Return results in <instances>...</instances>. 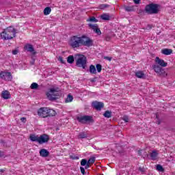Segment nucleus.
Masks as SVG:
<instances>
[{"mask_svg": "<svg viewBox=\"0 0 175 175\" xmlns=\"http://www.w3.org/2000/svg\"><path fill=\"white\" fill-rule=\"evenodd\" d=\"M70 46L72 47V49H79V47H81V46L91 47V46H94V40L85 35L81 37L74 36L71 37L70 40Z\"/></svg>", "mask_w": 175, "mask_h": 175, "instance_id": "1", "label": "nucleus"}, {"mask_svg": "<svg viewBox=\"0 0 175 175\" xmlns=\"http://www.w3.org/2000/svg\"><path fill=\"white\" fill-rule=\"evenodd\" d=\"M155 64L152 66V69L154 70L159 76H161V77H166L167 76V73H166V71H165V69L163 68H166L167 66V63L165 62V60L159 58V57H157L155 58Z\"/></svg>", "mask_w": 175, "mask_h": 175, "instance_id": "2", "label": "nucleus"}, {"mask_svg": "<svg viewBox=\"0 0 175 175\" xmlns=\"http://www.w3.org/2000/svg\"><path fill=\"white\" fill-rule=\"evenodd\" d=\"M16 33H17L16 29L12 26H10L1 33V38L3 40H12L13 38H16Z\"/></svg>", "mask_w": 175, "mask_h": 175, "instance_id": "3", "label": "nucleus"}, {"mask_svg": "<svg viewBox=\"0 0 175 175\" xmlns=\"http://www.w3.org/2000/svg\"><path fill=\"white\" fill-rule=\"evenodd\" d=\"M38 115L42 118H47V117H54L57 116V112L53 109L41 107L38 111Z\"/></svg>", "mask_w": 175, "mask_h": 175, "instance_id": "4", "label": "nucleus"}, {"mask_svg": "<svg viewBox=\"0 0 175 175\" xmlns=\"http://www.w3.org/2000/svg\"><path fill=\"white\" fill-rule=\"evenodd\" d=\"M144 10L147 14H158L159 13V5L157 3H150L145 6Z\"/></svg>", "mask_w": 175, "mask_h": 175, "instance_id": "5", "label": "nucleus"}, {"mask_svg": "<svg viewBox=\"0 0 175 175\" xmlns=\"http://www.w3.org/2000/svg\"><path fill=\"white\" fill-rule=\"evenodd\" d=\"M58 91H59V88H52L49 89V92L46 93V96L48 99L49 100H57V99H58V97L57 96H59Z\"/></svg>", "mask_w": 175, "mask_h": 175, "instance_id": "6", "label": "nucleus"}, {"mask_svg": "<svg viewBox=\"0 0 175 175\" xmlns=\"http://www.w3.org/2000/svg\"><path fill=\"white\" fill-rule=\"evenodd\" d=\"M76 66L85 69V68H87V57L84 55H78V58L76 61Z\"/></svg>", "mask_w": 175, "mask_h": 175, "instance_id": "7", "label": "nucleus"}, {"mask_svg": "<svg viewBox=\"0 0 175 175\" xmlns=\"http://www.w3.org/2000/svg\"><path fill=\"white\" fill-rule=\"evenodd\" d=\"M94 163H95V157H90L88 161H87V159H83L81 161V166H85V169H88L90 168V167L91 166V165H94Z\"/></svg>", "mask_w": 175, "mask_h": 175, "instance_id": "8", "label": "nucleus"}, {"mask_svg": "<svg viewBox=\"0 0 175 175\" xmlns=\"http://www.w3.org/2000/svg\"><path fill=\"white\" fill-rule=\"evenodd\" d=\"M77 121L81 124H86V122L92 123L94 122V118L91 116H83L77 118Z\"/></svg>", "mask_w": 175, "mask_h": 175, "instance_id": "9", "label": "nucleus"}, {"mask_svg": "<svg viewBox=\"0 0 175 175\" xmlns=\"http://www.w3.org/2000/svg\"><path fill=\"white\" fill-rule=\"evenodd\" d=\"M0 79H1V80H5V81H10L12 79H13V77L12 76L11 72L1 71Z\"/></svg>", "mask_w": 175, "mask_h": 175, "instance_id": "10", "label": "nucleus"}, {"mask_svg": "<svg viewBox=\"0 0 175 175\" xmlns=\"http://www.w3.org/2000/svg\"><path fill=\"white\" fill-rule=\"evenodd\" d=\"M92 106L94 107V109H96V110L100 111L102 109H103V107H105V104H103L102 102L94 101L92 103Z\"/></svg>", "mask_w": 175, "mask_h": 175, "instance_id": "11", "label": "nucleus"}, {"mask_svg": "<svg viewBox=\"0 0 175 175\" xmlns=\"http://www.w3.org/2000/svg\"><path fill=\"white\" fill-rule=\"evenodd\" d=\"M50 140V137L46 134H43L38 137L39 144H44V143H47Z\"/></svg>", "mask_w": 175, "mask_h": 175, "instance_id": "12", "label": "nucleus"}, {"mask_svg": "<svg viewBox=\"0 0 175 175\" xmlns=\"http://www.w3.org/2000/svg\"><path fill=\"white\" fill-rule=\"evenodd\" d=\"M25 50L27 51L28 53H31L33 55H36V51H35V49L33 46L31 44H26L24 46Z\"/></svg>", "mask_w": 175, "mask_h": 175, "instance_id": "13", "label": "nucleus"}, {"mask_svg": "<svg viewBox=\"0 0 175 175\" xmlns=\"http://www.w3.org/2000/svg\"><path fill=\"white\" fill-rule=\"evenodd\" d=\"M143 157L145 159H151L152 161H157L158 159V154H145Z\"/></svg>", "mask_w": 175, "mask_h": 175, "instance_id": "14", "label": "nucleus"}, {"mask_svg": "<svg viewBox=\"0 0 175 175\" xmlns=\"http://www.w3.org/2000/svg\"><path fill=\"white\" fill-rule=\"evenodd\" d=\"M1 96L3 99H10V93L8 90L3 91Z\"/></svg>", "mask_w": 175, "mask_h": 175, "instance_id": "15", "label": "nucleus"}, {"mask_svg": "<svg viewBox=\"0 0 175 175\" xmlns=\"http://www.w3.org/2000/svg\"><path fill=\"white\" fill-rule=\"evenodd\" d=\"M135 76L138 79H146V75L143 73V71H137Z\"/></svg>", "mask_w": 175, "mask_h": 175, "instance_id": "16", "label": "nucleus"}, {"mask_svg": "<svg viewBox=\"0 0 175 175\" xmlns=\"http://www.w3.org/2000/svg\"><path fill=\"white\" fill-rule=\"evenodd\" d=\"M173 53V50L169 49H164L161 50V53L164 55H170Z\"/></svg>", "mask_w": 175, "mask_h": 175, "instance_id": "17", "label": "nucleus"}, {"mask_svg": "<svg viewBox=\"0 0 175 175\" xmlns=\"http://www.w3.org/2000/svg\"><path fill=\"white\" fill-rule=\"evenodd\" d=\"M89 72L91 75H96V68L94 65L90 66Z\"/></svg>", "mask_w": 175, "mask_h": 175, "instance_id": "18", "label": "nucleus"}, {"mask_svg": "<svg viewBox=\"0 0 175 175\" xmlns=\"http://www.w3.org/2000/svg\"><path fill=\"white\" fill-rule=\"evenodd\" d=\"M29 139L31 142H37L39 143V135H31Z\"/></svg>", "mask_w": 175, "mask_h": 175, "instance_id": "19", "label": "nucleus"}, {"mask_svg": "<svg viewBox=\"0 0 175 175\" xmlns=\"http://www.w3.org/2000/svg\"><path fill=\"white\" fill-rule=\"evenodd\" d=\"M100 18L105 21H109L110 20V15L109 14H103L100 16Z\"/></svg>", "mask_w": 175, "mask_h": 175, "instance_id": "20", "label": "nucleus"}, {"mask_svg": "<svg viewBox=\"0 0 175 175\" xmlns=\"http://www.w3.org/2000/svg\"><path fill=\"white\" fill-rule=\"evenodd\" d=\"M51 13V8L50 7H46L44 10V16H49Z\"/></svg>", "mask_w": 175, "mask_h": 175, "instance_id": "21", "label": "nucleus"}, {"mask_svg": "<svg viewBox=\"0 0 175 175\" xmlns=\"http://www.w3.org/2000/svg\"><path fill=\"white\" fill-rule=\"evenodd\" d=\"M67 62L68 64H73L75 62V57L73 55H70L67 57Z\"/></svg>", "mask_w": 175, "mask_h": 175, "instance_id": "22", "label": "nucleus"}, {"mask_svg": "<svg viewBox=\"0 0 175 175\" xmlns=\"http://www.w3.org/2000/svg\"><path fill=\"white\" fill-rule=\"evenodd\" d=\"M104 117L105 118H111V111H105L103 113Z\"/></svg>", "mask_w": 175, "mask_h": 175, "instance_id": "23", "label": "nucleus"}, {"mask_svg": "<svg viewBox=\"0 0 175 175\" xmlns=\"http://www.w3.org/2000/svg\"><path fill=\"white\" fill-rule=\"evenodd\" d=\"M88 135L85 132H81L78 135V139H86Z\"/></svg>", "mask_w": 175, "mask_h": 175, "instance_id": "24", "label": "nucleus"}, {"mask_svg": "<svg viewBox=\"0 0 175 175\" xmlns=\"http://www.w3.org/2000/svg\"><path fill=\"white\" fill-rule=\"evenodd\" d=\"M88 27H89V28H90V29H92L93 31H95V29H96L98 27H99V26H98V24L92 25L91 23L88 24Z\"/></svg>", "mask_w": 175, "mask_h": 175, "instance_id": "25", "label": "nucleus"}, {"mask_svg": "<svg viewBox=\"0 0 175 175\" xmlns=\"http://www.w3.org/2000/svg\"><path fill=\"white\" fill-rule=\"evenodd\" d=\"M126 12H135V7L134 6H126L124 8Z\"/></svg>", "mask_w": 175, "mask_h": 175, "instance_id": "26", "label": "nucleus"}, {"mask_svg": "<svg viewBox=\"0 0 175 175\" xmlns=\"http://www.w3.org/2000/svg\"><path fill=\"white\" fill-rule=\"evenodd\" d=\"M73 100V96L68 94L67 98L65 100L66 103H69V102H72Z\"/></svg>", "mask_w": 175, "mask_h": 175, "instance_id": "27", "label": "nucleus"}, {"mask_svg": "<svg viewBox=\"0 0 175 175\" xmlns=\"http://www.w3.org/2000/svg\"><path fill=\"white\" fill-rule=\"evenodd\" d=\"M30 88L31 90H38V88H39V85L36 83H31Z\"/></svg>", "mask_w": 175, "mask_h": 175, "instance_id": "28", "label": "nucleus"}, {"mask_svg": "<svg viewBox=\"0 0 175 175\" xmlns=\"http://www.w3.org/2000/svg\"><path fill=\"white\" fill-rule=\"evenodd\" d=\"M87 21H90L92 23H98V19L95 16H92L87 20Z\"/></svg>", "mask_w": 175, "mask_h": 175, "instance_id": "29", "label": "nucleus"}, {"mask_svg": "<svg viewBox=\"0 0 175 175\" xmlns=\"http://www.w3.org/2000/svg\"><path fill=\"white\" fill-rule=\"evenodd\" d=\"M157 170H158L159 172H165V169H163V167H162V165L159 164L157 165Z\"/></svg>", "mask_w": 175, "mask_h": 175, "instance_id": "30", "label": "nucleus"}, {"mask_svg": "<svg viewBox=\"0 0 175 175\" xmlns=\"http://www.w3.org/2000/svg\"><path fill=\"white\" fill-rule=\"evenodd\" d=\"M96 69H97V72H98V73H100V72H102V65H100V64H96Z\"/></svg>", "mask_w": 175, "mask_h": 175, "instance_id": "31", "label": "nucleus"}, {"mask_svg": "<svg viewBox=\"0 0 175 175\" xmlns=\"http://www.w3.org/2000/svg\"><path fill=\"white\" fill-rule=\"evenodd\" d=\"M109 7H110V5L109 4H101L100 5V9H106Z\"/></svg>", "mask_w": 175, "mask_h": 175, "instance_id": "32", "label": "nucleus"}, {"mask_svg": "<svg viewBox=\"0 0 175 175\" xmlns=\"http://www.w3.org/2000/svg\"><path fill=\"white\" fill-rule=\"evenodd\" d=\"M40 154H50V152L46 149H41L40 150Z\"/></svg>", "mask_w": 175, "mask_h": 175, "instance_id": "33", "label": "nucleus"}, {"mask_svg": "<svg viewBox=\"0 0 175 175\" xmlns=\"http://www.w3.org/2000/svg\"><path fill=\"white\" fill-rule=\"evenodd\" d=\"M94 32H95V33H97V35H102V32L100 31V29H99V27L94 30Z\"/></svg>", "mask_w": 175, "mask_h": 175, "instance_id": "34", "label": "nucleus"}, {"mask_svg": "<svg viewBox=\"0 0 175 175\" xmlns=\"http://www.w3.org/2000/svg\"><path fill=\"white\" fill-rule=\"evenodd\" d=\"M133 1L135 5H140V2H142V0H133Z\"/></svg>", "mask_w": 175, "mask_h": 175, "instance_id": "35", "label": "nucleus"}, {"mask_svg": "<svg viewBox=\"0 0 175 175\" xmlns=\"http://www.w3.org/2000/svg\"><path fill=\"white\" fill-rule=\"evenodd\" d=\"M59 61L61 62V64H66V62L64 60V58L61 56L59 57Z\"/></svg>", "mask_w": 175, "mask_h": 175, "instance_id": "36", "label": "nucleus"}, {"mask_svg": "<svg viewBox=\"0 0 175 175\" xmlns=\"http://www.w3.org/2000/svg\"><path fill=\"white\" fill-rule=\"evenodd\" d=\"M80 170H81V173H82V174H85V170L84 169V167H80Z\"/></svg>", "mask_w": 175, "mask_h": 175, "instance_id": "37", "label": "nucleus"}, {"mask_svg": "<svg viewBox=\"0 0 175 175\" xmlns=\"http://www.w3.org/2000/svg\"><path fill=\"white\" fill-rule=\"evenodd\" d=\"M12 54L14 55H17V54H18V50L15 49V50L12 51Z\"/></svg>", "mask_w": 175, "mask_h": 175, "instance_id": "38", "label": "nucleus"}, {"mask_svg": "<svg viewBox=\"0 0 175 175\" xmlns=\"http://www.w3.org/2000/svg\"><path fill=\"white\" fill-rule=\"evenodd\" d=\"M40 157H42V158H47L49 157V154H40Z\"/></svg>", "mask_w": 175, "mask_h": 175, "instance_id": "39", "label": "nucleus"}, {"mask_svg": "<svg viewBox=\"0 0 175 175\" xmlns=\"http://www.w3.org/2000/svg\"><path fill=\"white\" fill-rule=\"evenodd\" d=\"M123 120L125 121L126 122H129V118H128V116H124Z\"/></svg>", "mask_w": 175, "mask_h": 175, "instance_id": "40", "label": "nucleus"}, {"mask_svg": "<svg viewBox=\"0 0 175 175\" xmlns=\"http://www.w3.org/2000/svg\"><path fill=\"white\" fill-rule=\"evenodd\" d=\"M111 39V38H110V36H106L105 40L107 41V42H110V40Z\"/></svg>", "mask_w": 175, "mask_h": 175, "instance_id": "41", "label": "nucleus"}, {"mask_svg": "<svg viewBox=\"0 0 175 175\" xmlns=\"http://www.w3.org/2000/svg\"><path fill=\"white\" fill-rule=\"evenodd\" d=\"M104 59H107V61H111V57L105 56L104 57Z\"/></svg>", "mask_w": 175, "mask_h": 175, "instance_id": "42", "label": "nucleus"}, {"mask_svg": "<svg viewBox=\"0 0 175 175\" xmlns=\"http://www.w3.org/2000/svg\"><path fill=\"white\" fill-rule=\"evenodd\" d=\"M21 121L22 122H27V118H21Z\"/></svg>", "mask_w": 175, "mask_h": 175, "instance_id": "43", "label": "nucleus"}, {"mask_svg": "<svg viewBox=\"0 0 175 175\" xmlns=\"http://www.w3.org/2000/svg\"><path fill=\"white\" fill-rule=\"evenodd\" d=\"M152 29V25H148L146 27V29Z\"/></svg>", "mask_w": 175, "mask_h": 175, "instance_id": "44", "label": "nucleus"}, {"mask_svg": "<svg viewBox=\"0 0 175 175\" xmlns=\"http://www.w3.org/2000/svg\"><path fill=\"white\" fill-rule=\"evenodd\" d=\"M71 159H79V157L77 156H70Z\"/></svg>", "mask_w": 175, "mask_h": 175, "instance_id": "45", "label": "nucleus"}, {"mask_svg": "<svg viewBox=\"0 0 175 175\" xmlns=\"http://www.w3.org/2000/svg\"><path fill=\"white\" fill-rule=\"evenodd\" d=\"M149 154H158V151H157L156 150H152V152H150Z\"/></svg>", "mask_w": 175, "mask_h": 175, "instance_id": "46", "label": "nucleus"}, {"mask_svg": "<svg viewBox=\"0 0 175 175\" xmlns=\"http://www.w3.org/2000/svg\"><path fill=\"white\" fill-rule=\"evenodd\" d=\"M139 170L140 172H144V168L139 167Z\"/></svg>", "mask_w": 175, "mask_h": 175, "instance_id": "47", "label": "nucleus"}, {"mask_svg": "<svg viewBox=\"0 0 175 175\" xmlns=\"http://www.w3.org/2000/svg\"><path fill=\"white\" fill-rule=\"evenodd\" d=\"M157 125H160V124H161L160 120H158V121L157 122Z\"/></svg>", "mask_w": 175, "mask_h": 175, "instance_id": "48", "label": "nucleus"}, {"mask_svg": "<svg viewBox=\"0 0 175 175\" xmlns=\"http://www.w3.org/2000/svg\"><path fill=\"white\" fill-rule=\"evenodd\" d=\"M5 172V170H0V173H3Z\"/></svg>", "mask_w": 175, "mask_h": 175, "instance_id": "49", "label": "nucleus"}, {"mask_svg": "<svg viewBox=\"0 0 175 175\" xmlns=\"http://www.w3.org/2000/svg\"><path fill=\"white\" fill-rule=\"evenodd\" d=\"M35 64V60H33V62H31V65H33Z\"/></svg>", "mask_w": 175, "mask_h": 175, "instance_id": "50", "label": "nucleus"}, {"mask_svg": "<svg viewBox=\"0 0 175 175\" xmlns=\"http://www.w3.org/2000/svg\"><path fill=\"white\" fill-rule=\"evenodd\" d=\"M2 157H3V154H0V158H2Z\"/></svg>", "mask_w": 175, "mask_h": 175, "instance_id": "51", "label": "nucleus"}, {"mask_svg": "<svg viewBox=\"0 0 175 175\" xmlns=\"http://www.w3.org/2000/svg\"><path fill=\"white\" fill-rule=\"evenodd\" d=\"M91 81H92V83H94L95 81V80L92 79Z\"/></svg>", "mask_w": 175, "mask_h": 175, "instance_id": "52", "label": "nucleus"}, {"mask_svg": "<svg viewBox=\"0 0 175 175\" xmlns=\"http://www.w3.org/2000/svg\"><path fill=\"white\" fill-rule=\"evenodd\" d=\"M141 151H142V150H138L139 154H140Z\"/></svg>", "mask_w": 175, "mask_h": 175, "instance_id": "53", "label": "nucleus"}, {"mask_svg": "<svg viewBox=\"0 0 175 175\" xmlns=\"http://www.w3.org/2000/svg\"><path fill=\"white\" fill-rule=\"evenodd\" d=\"M156 118H158V115L156 116Z\"/></svg>", "mask_w": 175, "mask_h": 175, "instance_id": "54", "label": "nucleus"}, {"mask_svg": "<svg viewBox=\"0 0 175 175\" xmlns=\"http://www.w3.org/2000/svg\"><path fill=\"white\" fill-rule=\"evenodd\" d=\"M0 154H1V151H0Z\"/></svg>", "mask_w": 175, "mask_h": 175, "instance_id": "55", "label": "nucleus"}]
</instances>
